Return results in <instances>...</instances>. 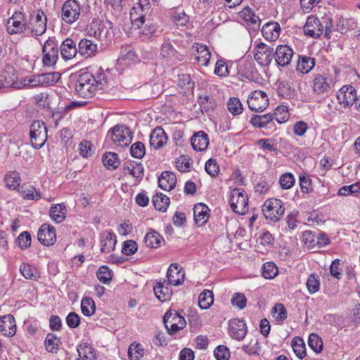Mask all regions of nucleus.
I'll return each instance as SVG.
<instances>
[{"instance_id": "nucleus-1", "label": "nucleus", "mask_w": 360, "mask_h": 360, "mask_svg": "<svg viewBox=\"0 0 360 360\" xmlns=\"http://www.w3.org/2000/svg\"><path fill=\"white\" fill-rule=\"evenodd\" d=\"M333 18L325 15L320 19L314 15H309L304 26L306 35L314 39L319 38L322 34L327 39H330L333 33Z\"/></svg>"}, {"instance_id": "nucleus-2", "label": "nucleus", "mask_w": 360, "mask_h": 360, "mask_svg": "<svg viewBox=\"0 0 360 360\" xmlns=\"http://www.w3.org/2000/svg\"><path fill=\"white\" fill-rule=\"evenodd\" d=\"M289 113L284 106H278L274 114L268 113L263 115H254L250 120V124L257 128L274 130L276 129L275 121L282 124L288 121Z\"/></svg>"}, {"instance_id": "nucleus-3", "label": "nucleus", "mask_w": 360, "mask_h": 360, "mask_svg": "<svg viewBox=\"0 0 360 360\" xmlns=\"http://www.w3.org/2000/svg\"><path fill=\"white\" fill-rule=\"evenodd\" d=\"M112 28V23L110 20L102 22L99 20H94L87 28V33L101 43L108 44L112 41L114 36Z\"/></svg>"}, {"instance_id": "nucleus-4", "label": "nucleus", "mask_w": 360, "mask_h": 360, "mask_svg": "<svg viewBox=\"0 0 360 360\" xmlns=\"http://www.w3.org/2000/svg\"><path fill=\"white\" fill-rule=\"evenodd\" d=\"M96 83L92 73L83 72L79 75L75 83V91L82 98H91L99 89Z\"/></svg>"}, {"instance_id": "nucleus-5", "label": "nucleus", "mask_w": 360, "mask_h": 360, "mask_svg": "<svg viewBox=\"0 0 360 360\" xmlns=\"http://www.w3.org/2000/svg\"><path fill=\"white\" fill-rule=\"evenodd\" d=\"M285 212L283 202L277 198L266 200L262 208V213L269 223L274 224L278 221L283 217Z\"/></svg>"}, {"instance_id": "nucleus-6", "label": "nucleus", "mask_w": 360, "mask_h": 360, "mask_svg": "<svg viewBox=\"0 0 360 360\" xmlns=\"http://www.w3.org/2000/svg\"><path fill=\"white\" fill-rule=\"evenodd\" d=\"M47 127L42 121L36 120L30 126V143L35 149L41 148L47 140Z\"/></svg>"}, {"instance_id": "nucleus-7", "label": "nucleus", "mask_w": 360, "mask_h": 360, "mask_svg": "<svg viewBox=\"0 0 360 360\" xmlns=\"http://www.w3.org/2000/svg\"><path fill=\"white\" fill-rule=\"evenodd\" d=\"M108 136L117 146L124 148L128 146L132 140V134L130 129L124 125H116L111 128Z\"/></svg>"}, {"instance_id": "nucleus-8", "label": "nucleus", "mask_w": 360, "mask_h": 360, "mask_svg": "<svg viewBox=\"0 0 360 360\" xmlns=\"http://www.w3.org/2000/svg\"><path fill=\"white\" fill-rule=\"evenodd\" d=\"M232 210L240 215L248 212V198L246 192L240 188H234L231 193L229 200Z\"/></svg>"}, {"instance_id": "nucleus-9", "label": "nucleus", "mask_w": 360, "mask_h": 360, "mask_svg": "<svg viewBox=\"0 0 360 360\" xmlns=\"http://www.w3.org/2000/svg\"><path fill=\"white\" fill-rule=\"evenodd\" d=\"M22 88L21 79H19L16 70L11 66L0 70V88Z\"/></svg>"}, {"instance_id": "nucleus-10", "label": "nucleus", "mask_w": 360, "mask_h": 360, "mask_svg": "<svg viewBox=\"0 0 360 360\" xmlns=\"http://www.w3.org/2000/svg\"><path fill=\"white\" fill-rule=\"evenodd\" d=\"M81 8L78 2L75 0H67L61 9V19L67 24H72L80 16Z\"/></svg>"}, {"instance_id": "nucleus-11", "label": "nucleus", "mask_w": 360, "mask_h": 360, "mask_svg": "<svg viewBox=\"0 0 360 360\" xmlns=\"http://www.w3.org/2000/svg\"><path fill=\"white\" fill-rule=\"evenodd\" d=\"M254 57L256 61L261 66H269L274 58V48L263 43L259 42L255 45Z\"/></svg>"}, {"instance_id": "nucleus-12", "label": "nucleus", "mask_w": 360, "mask_h": 360, "mask_svg": "<svg viewBox=\"0 0 360 360\" xmlns=\"http://www.w3.org/2000/svg\"><path fill=\"white\" fill-rule=\"evenodd\" d=\"M43 63L46 66L54 65L58 58V47L55 39L49 38L43 45Z\"/></svg>"}, {"instance_id": "nucleus-13", "label": "nucleus", "mask_w": 360, "mask_h": 360, "mask_svg": "<svg viewBox=\"0 0 360 360\" xmlns=\"http://www.w3.org/2000/svg\"><path fill=\"white\" fill-rule=\"evenodd\" d=\"M247 103L252 111L262 112L268 107L269 98L264 91L256 90L249 96Z\"/></svg>"}, {"instance_id": "nucleus-14", "label": "nucleus", "mask_w": 360, "mask_h": 360, "mask_svg": "<svg viewBox=\"0 0 360 360\" xmlns=\"http://www.w3.org/2000/svg\"><path fill=\"white\" fill-rule=\"evenodd\" d=\"M37 238L42 245H53L56 241V229L49 224H43L38 231Z\"/></svg>"}, {"instance_id": "nucleus-15", "label": "nucleus", "mask_w": 360, "mask_h": 360, "mask_svg": "<svg viewBox=\"0 0 360 360\" xmlns=\"http://www.w3.org/2000/svg\"><path fill=\"white\" fill-rule=\"evenodd\" d=\"M25 29V16L21 12H15L6 22V30L10 34L20 33Z\"/></svg>"}, {"instance_id": "nucleus-16", "label": "nucleus", "mask_w": 360, "mask_h": 360, "mask_svg": "<svg viewBox=\"0 0 360 360\" xmlns=\"http://www.w3.org/2000/svg\"><path fill=\"white\" fill-rule=\"evenodd\" d=\"M331 79L326 74H316L312 80L313 91L316 95L328 94L331 89Z\"/></svg>"}, {"instance_id": "nucleus-17", "label": "nucleus", "mask_w": 360, "mask_h": 360, "mask_svg": "<svg viewBox=\"0 0 360 360\" xmlns=\"http://www.w3.org/2000/svg\"><path fill=\"white\" fill-rule=\"evenodd\" d=\"M337 99L345 108L352 106L356 99V90L352 86H343L338 91Z\"/></svg>"}, {"instance_id": "nucleus-18", "label": "nucleus", "mask_w": 360, "mask_h": 360, "mask_svg": "<svg viewBox=\"0 0 360 360\" xmlns=\"http://www.w3.org/2000/svg\"><path fill=\"white\" fill-rule=\"evenodd\" d=\"M293 50L288 45H279L274 52V59L276 64L281 67L287 66L291 62Z\"/></svg>"}, {"instance_id": "nucleus-19", "label": "nucleus", "mask_w": 360, "mask_h": 360, "mask_svg": "<svg viewBox=\"0 0 360 360\" xmlns=\"http://www.w3.org/2000/svg\"><path fill=\"white\" fill-rule=\"evenodd\" d=\"M163 322L169 335L176 333L180 323V314L176 310L167 311L163 317Z\"/></svg>"}, {"instance_id": "nucleus-20", "label": "nucleus", "mask_w": 360, "mask_h": 360, "mask_svg": "<svg viewBox=\"0 0 360 360\" xmlns=\"http://www.w3.org/2000/svg\"><path fill=\"white\" fill-rule=\"evenodd\" d=\"M101 251L103 253H110L115 249L117 237L110 231H105L100 235Z\"/></svg>"}, {"instance_id": "nucleus-21", "label": "nucleus", "mask_w": 360, "mask_h": 360, "mask_svg": "<svg viewBox=\"0 0 360 360\" xmlns=\"http://www.w3.org/2000/svg\"><path fill=\"white\" fill-rule=\"evenodd\" d=\"M230 335L238 340L244 339L247 334V326L244 320L235 319L229 321Z\"/></svg>"}, {"instance_id": "nucleus-22", "label": "nucleus", "mask_w": 360, "mask_h": 360, "mask_svg": "<svg viewBox=\"0 0 360 360\" xmlns=\"http://www.w3.org/2000/svg\"><path fill=\"white\" fill-rule=\"evenodd\" d=\"M31 32L35 36L43 34L46 30V16L41 11H37L30 22Z\"/></svg>"}, {"instance_id": "nucleus-23", "label": "nucleus", "mask_w": 360, "mask_h": 360, "mask_svg": "<svg viewBox=\"0 0 360 360\" xmlns=\"http://www.w3.org/2000/svg\"><path fill=\"white\" fill-rule=\"evenodd\" d=\"M16 331V322L13 315L7 314L0 318V332L3 335L13 337Z\"/></svg>"}, {"instance_id": "nucleus-24", "label": "nucleus", "mask_w": 360, "mask_h": 360, "mask_svg": "<svg viewBox=\"0 0 360 360\" xmlns=\"http://www.w3.org/2000/svg\"><path fill=\"white\" fill-rule=\"evenodd\" d=\"M191 51L195 53V60L198 64L207 66L211 58V53L208 48L202 44H195L192 46Z\"/></svg>"}, {"instance_id": "nucleus-25", "label": "nucleus", "mask_w": 360, "mask_h": 360, "mask_svg": "<svg viewBox=\"0 0 360 360\" xmlns=\"http://www.w3.org/2000/svg\"><path fill=\"white\" fill-rule=\"evenodd\" d=\"M60 51L61 56L65 60L73 59L78 51L75 42L70 38H66L61 43Z\"/></svg>"}, {"instance_id": "nucleus-26", "label": "nucleus", "mask_w": 360, "mask_h": 360, "mask_svg": "<svg viewBox=\"0 0 360 360\" xmlns=\"http://www.w3.org/2000/svg\"><path fill=\"white\" fill-rule=\"evenodd\" d=\"M240 16L246 22L247 25L254 30L260 27L261 20L249 6L244 8L240 13Z\"/></svg>"}, {"instance_id": "nucleus-27", "label": "nucleus", "mask_w": 360, "mask_h": 360, "mask_svg": "<svg viewBox=\"0 0 360 360\" xmlns=\"http://www.w3.org/2000/svg\"><path fill=\"white\" fill-rule=\"evenodd\" d=\"M98 46L88 39H82L78 44V52L84 58H91L96 56Z\"/></svg>"}, {"instance_id": "nucleus-28", "label": "nucleus", "mask_w": 360, "mask_h": 360, "mask_svg": "<svg viewBox=\"0 0 360 360\" xmlns=\"http://www.w3.org/2000/svg\"><path fill=\"white\" fill-rule=\"evenodd\" d=\"M280 25L276 22H269L262 28L263 37L269 41H276L280 35Z\"/></svg>"}, {"instance_id": "nucleus-29", "label": "nucleus", "mask_w": 360, "mask_h": 360, "mask_svg": "<svg viewBox=\"0 0 360 360\" xmlns=\"http://www.w3.org/2000/svg\"><path fill=\"white\" fill-rule=\"evenodd\" d=\"M68 214V210L64 203L52 205L49 210V216L51 220L60 224L65 221Z\"/></svg>"}, {"instance_id": "nucleus-30", "label": "nucleus", "mask_w": 360, "mask_h": 360, "mask_svg": "<svg viewBox=\"0 0 360 360\" xmlns=\"http://www.w3.org/2000/svg\"><path fill=\"white\" fill-rule=\"evenodd\" d=\"M191 143L195 150H205L209 145L208 136L205 131H199L192 136Z\"/></svg>"}, {"instance_id": "nucleus-31", "label": "nucleus", "mask_w": 360, "mask_h": 360, "mask_svg": "<svg viewBox=\"0 0 360 360\" xmlns=\"http://www.w3.org/2000/svg\"><path fill=\"white\" fill-rule=\"evenodd\" d=\"M195 82L191 78V73L186 72L181 75V94L185 95L188 101L193 99V90Z\"/></svg>"}, {"instance_id": "nucleus-32", "label": "nucleus", "mask_w": 360, "mask_h": 360, "mask_svg": "<svg viewBox=\"0 0 360 360\" xmlns=\"http://www.w3.org/2000/svg\"><path fill=\"white\" fill-rule=\"evenodd\" d=\"M167 137L161 127L154 129L150 136V145L155 149H159L167 143Z\"/></svg>"}, {"instance_id": "nucleus-33", "label": "nucleus", "mask_w": 360, "mask_h": 360, "mask_svg": "<svg viewBox=\"0 0 360 360\" xmlns=\"http://www.w3.org/2000/svg\"><path fill=\"white\" fill-rule=\"evenodd\" d=\"M176 184V177L174 173L169 171L163 172L158 178L159 186L165 191L172 190Z\"/></svg>"}, {"instance_id": "nucleus-34", "label": "nucleus", "mask_w": 360, "mask_h": 360, "mask_svg": "<svg viewBox=\"0 0 360 360\" xmlns=\"http://www.w3.org/2000/svg\"><path fill=\"white\" fill-rule=\"evenodd\" d=\"M209 207L203 203H198L193 207V218L195 222L203 225L209 218Z\"/></svg>"}, {"instance_id": "nucleus-35", "label": "nucleus", "mask_w": 360, "mask_h": 360, "mask_svg": "<svg viewBox=\"0 0 360 360\" xmlns=\"http://www.w3.org/2000/svg\"><path fill=\"white\" fill-rule=\"evenodd\" d=\"M138 60L139 58L136 52L130 46H124L122 48L120 57L118 58V61L121 64L130 65L136 63Z\"/></svg>"}, {"instance_id": "nucleus-36", "label": "nucleus", "mask_w": 360, "mask_h": 360, "mask_svg": "<svg viewBox=\"0 0 360 360\" xmlns=\"http://www.w3.org/2000/svg\"><path fill=\"white\" fill-rule=\"evenodd\" d=\"M153 291L158 300L162 302L169 300L172 295V290L167 286L165 282L162 281L156 282Z\"/></svg>"}, {"instance_id": "nucleus-37", "label": "nucleus", "mask_w": 360, "mask_h": 360, "mask_svg": "<svg viewBox=\"0 0 360 360\" xmlns=\"http://www.w3.org/2000/svg\"><path fill=\"white\" fill-rule=\"evenodd\" d=\"M79 357L76 360H96V353L94 347L87 344L82 343L77 346Z\"/></svg>"}, {"instance_id": "nucleus-38", "label": "nucleus", "mask_w": 360, "mask_h": 360, "mask_svg": "<svg viewBox=\"0 0 360 360\" xmlns=\"http://www.w3.org/2000/svg\"><path fill=\"white\" fill-rule=\"evenodd\" d=\"M163 241L162 237L154 229H148L144 237L146 245L150 248H158Z\"/></svg>"}, {"instance_id": "nucleus-39", "label": "nucleus", "mask_w": 360, "mask_h": 360, "mask_svg": "<svg viewBox=\"0 0 360 360\" xmlns=\"http://www.w3.org/2000/svg\"><path fill=\"white\" fill-rule=\"evenodd\" d=\"M62 345L60 339L56 335L49 333L44 340V347L49 353L56 354L60 349Z\"/></svg>"}, {"instance_id": "nucleus-40", "label": "nucleus", "mask_w": 360, "mask_h": 360, "mask_svg": "<svg viewBox=\"0 0 360 360\" xmlns=\"http://www.w3.org/2000/svg\"><path fill=\"white\" fill-rule=\"evenodd\" d=\"M124 169L133 176L137 182H139L143 176L144 169L141 163L136 162H128L124 166Z\"/></svg>"}, {"instance_id": "nucleus-41", "label": "nucleus", "mask_w": 360, "mask_h": 360, "mask_svg": "<svg viewBox=\"0 0 360 360\" xmlns=\"http://www.w3.org/2000/svg\"><path fill=\"white\" fill-rule=\"evenodd\" d=\"M337 30L342 34L357 28V22L353 18H344L340 17L337 21Z\"/></svg>"}, {"instance_id": "nucleus-42", "label": "nucleus", "mask_w": 360, "mask_h": 360, "mask_svg": "<svg viewBox=\"0 0 360 360\" xmlns=\"http://www.w3.org/2000/svg\"><path fill=\"white\" fill-rule=\"evenodd\" d=\"M315 65V59L314 58L304 56L300 57L297 64V70L302 74L309 72Z\"/></svg>"}, {"instance_id": "nucleus-43", "label": "nucleus", "mask_w": 360, "mask_h": 360, "mask_svg": "<svg viewBox=\"0 0 360 360\" xmlns=\"http://www.w3.org/2000/svg\"><path fill=\"white\" fill-rule=\"evenodd\" d=\"M145 352L141 344L134 342L129 345L128 348L129 360H143Z\"/></svg>"}, {"instance_id": "nucleus-44", "label": "nucleus", "mask_w": 360, "mask_h": 360, "mask_svg": "<svg viewBox=\"0 0 360 360\" xmlns=\"http://www.w3.org/2000/svg\"><path fill=\"white\" fill-rule=\"evenodd\" d=\"M238 72L240 74L242 77L250 80L253 79L257 75V70L254 65L248 61H243L240 63Z\"/></svg>"}, {"instance_id": "nucleus-45", "label": "nucleus", "mask_w": 360, "mask_h": 360, "mask_svg": "<svg viewBox=\"0 0 360 360\" xmlns=\"http://www.w3.org/2000/svg\"><path fill=\"white\" fill-rule=\"evenodd\" d=\"M198 103L203 112H210L217 106V102L212 96L201 95L198 98Z\"/></svg>"}, {"instance_id": "nucleus-46", "label": "nucleus", "mask_w": 360, "mask_h": 360, "mask_svg": "<svg viewBox=\"0 0 360 360\" xmlns=\"http://www.w3.org/2000/svg\"><path fill=\"white\" fill-rule=\"evenodd\" d=\"M167 278L168 283L172 285L180 284V269L177 263L170 264L167 269Z\"/></svg>"}, {"instance_id": "nucleus-47", "label": "nucleus", "mask_w": 360, "mask_h": 360, "mask_svg": "<svg viewBox=\"0 0 360 360\" xmlns=\"http://www.w3.org/2000/svg\"><path fill=\"white\" fill-rule=\"evenodd\" d=\"M20 181L21 179L19 173L15 171L8 172L4 177L6 186L10 190L18 189Z\"/></svg>"}, {"instance_id": "nucleus-48", "label": "nucleus", "mask_w": 360, "mask_h": 360, "mask_svg": "<svg viewBox=\"0 0 360 360\" xmlns=\"http://www.w3.org/2000/svg\"><path fill=\"white\" fill-rule=\"evenodd\" d=\"M214 302V295L212 290H204L199 295L198 305L202 309H209Z\"/></svg>"}, {"instance_id": "nucleus-49", "label": "nucleus", "mask_w": 360, "mask_h": 360, "mask_svg": "<svg viewBox=\"0 0 360 360\" xmlns=\"http://www.w3.org/2000/svg\"><path fill=\"white\" fill-rule=\"evenodd\" d=\"M291 346L295 355L300 359L304 358L307 355L306 347L303 339L296 336L291 341Z\"/></svg>"}, {"instance_id": "nucleus-50", "label": "nucleus", "mask_w": 360, "mask_h": 360, "mask_svg": "<svg viewBox=\"0 0 360 360\" xmlns=\"http://www.w3.org/2000/svg\"><path fill=\"white\" fill-rule=\"evenodd\" d=\"M81 310L84 316H91L96 312V304L90 297H84L81 301Z\"/></svg>"}, {"instance_id": "nucleus-51", "label": "nucleus", "mask_w": 360, "mask_h": 360, "mask_svg": "<svg viewBox=\"0 0 360 360\" xmlns=\"http://www.w3.org/2000/svg\"><path fill=\"white\" fill-rule=\"evenodd\" d=\"M103 162L104 166L108 169H117L120 164V159L115 153H106L103 156Z\"/></svg>"}, {"instance_id": "nucleus-52", "label": "nucleus", "mask_w": 360, "mask_h": 360, "mask_svg": "<svg viewBox=\"0 0 360 360\" xmlns=\"http://www.w3.org/2000/svg\"><path fill=\"white\" fill-rule=\"evenodd\" d=\"M153 204L157 210L165 212L169 207V198L162 193H157L153 198Z\"/></svg>"}, {"instance_id": "nucleus-53", "label": "nucleus", "mask_w": 360, "mask_h": 360, "mask_svg": "<svg viewBox=\"0 0 360 360\" xmlns=\"http://www.w3.org/2000/svg\"><path fill=\"white\" fill-rule=\"evenodd\" d=\"M300 190L302 193L309 195L313 191L312 180L307 174H301L299 176Z\"/></svg>"}, {"instance_id": "nucleus-54", "label": "nucleus", "mask_w": 360, "mask_h": 360, "mask_svg": "<svg viewBox=\"0 0 360 360\" xmlns=\"http://www.w3.org/2000/svg\"><path fill=\"white\" fill-rule=\"evenodd\" d=\"M147 13L140 11L135 8H132L130 11V19L131 23L136 27H141L145 22V17Z\"/></svg>"}, {"instance_id": "nucleus-55", "label": "nucleus", "mask_w": 360, "mask_h": 360, "mask_svg": "<svg viewBox=\"0 0 360 360\" xmlns=\"http://www.w3.org/2000/svg\"><path fill=\"white\" fill-rule=\"evenodd\" d=\"M226 105L229 111L234 116L240 115L243 112V104L238 98H230L227 101Z\"/></svg>"}, {"instance_id": "nucleus-56", "label": "nucleus", "mask_w": 360, "mask_h": 360, "mask_svg": "<svg viewBox=\"0 0 360 360\" xmlns=\"http://www.w3.org/2000/svg\"><path fill=\"white\" fill-rule=\"evenodd\" d=\"M262 276L266 279H271L274 278L278 272V268L274 262H266L262 267Z\"/></svg>"}, {"instance_id": "nucleus-57", "label": "nucleus", "mask_w": 360, "mask_h": 360, "mask_svg": "<svg viewBox=\"0 0 360 360\" xmlns=\"http://www.w3.org/2000/svg\"><path fill=\"white\" fill-rule=\"evenodd\" d=\"M20 193L22 198L25 200H38L41 198L40 193L32 186L22 188Z\"/></svg>"}, {"instance_id": "nucleus-58", "label": "nucleus", "mask_w": 360, "mask_h": 360, "mask_svg": "<svg viewBox=\"0 0 360 360\" xmlns=\"http://www.w3.org/2000/svg\"><path fill=\"white\" fill-rule=\"evenodd\" d=\"M42 86H53L60 79V74L57 72L41 74Z\"/></svg>"}, {"instance_id": "nucleus-59", "label": "nucleus", "mask_w": 360, "mask_h": 360, "mask_svg": "<svg viewBox=\"0 0 360 360\" xmlns=\"http://www.w3.org/2000/svg\"><path fill=\"white\" fill-rule=\"evenodd\" d=\"M307 287L310 294H314L319 290L320 280L317 274H311L308 276Z\"/></svg>"}, {"instance_id": "nucleus-60", "label": "nucleus", "mask_w": 360, "mask_h": 360, "mask_svg": "<svg viewBox=\"0 0 360 360\" xmlns=\"http://www.w3.org/2000/svg\"><path fill=\"white\" fill-rule=\"evenodd\" d=\"M295 183V179L292 173L286 172L281 175L279 184L283 189L288 190L291 188Z\"/></svg>"}, {"instance_id": "nucleus-61", "label": "nucleus", "mask_w": 360, "mask_h": 360, "mask_svg": "<svg viewBox=\"0 0 360 360\" xmlns=\"http://www.w3.org/2000/svg\"><path fill=\"white\" fill-rule=\"evenodd\" d=\"M98 279L103 283H108L112 278V273L107 266H101L96 272Z\"/></svg>"}, {"instance_id": "nucleus-62", "label": "nucleus", "mask_w": 360, "mask_h": 360, "mask_svg": "<svg viewBox=\"0 0 360 360\" xmlns=\"http://www.w3.org/2000/svg\"><path fill=\"white\" fill-rule=\"evenodd\" d=\"M308 345L316 353H320L323 349L322 340L316 333H311L309 335Z\"/></svg>"}, {"instance_id": "nucleus-63", "label": "nucleus", "mask_w": 360, "mask_h": 360, "mask_svg": "<svg viewBox=\"0 0 360 360\" xmlns=\"http://www.w3.org/2000/svg\"><path fill=\"white\" fill-rule=\"evenodd\" d=\"M271 312L273 316L278 321L283 322L287 319V310L283 304H276Z\"/></svg>"}, {"instance_id": "nucleus-64", "label": "nucleus", "mask_w": 360, "mask_h": 360, "mask_svg": "<svg viewBox=\"0 0 360 360\" xmlns=\"http://www.w3.org/2000/svg\"><path fill=\"white\" fill-rule=\"evenodd\" d=\"M360 192V184L355 183L349 186H342L338 192V195L340 196H347L349 195H354Z\"/></svg>"}]
</instances>
